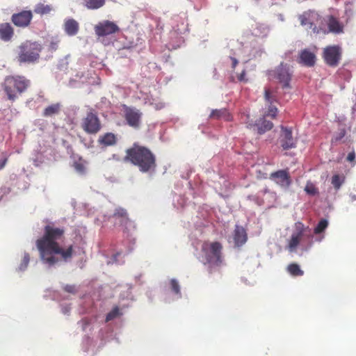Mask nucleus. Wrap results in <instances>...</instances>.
<instances>
[{
    "instance_id": "nucleus-5",
    "label": "nucleus",
    "mask_w": 356,
    "mask_h": 356,
    "mask_svg": "<svg viewBox=\"0 0 356 356\" xmlns=\"http://www.w3.org/2000/svg\"><path fill=\"white\" fill-rule=\"evenodd\" d=\"M30 84V80L24 76H8L5 79L3 87L8 99L13 102L17 98V94L24 92Z\"/></svg>"
},
{
    "instance_id": "nucleus-42",
    "label": "nucleus",
    "mask_w": 356,
    "mask_h": 356,
    "mask_svg": "<svg viewBox=\"0 0 356 356\" xmlns=\"http://www.w3.org/2000/svg\"><path fill=\"white\" fill-rule=\"evenodd\" d=\"M355 154L354 152H350L348 154V156H347V160L350 162H352L355 160Z\"/></svg>"
},
{
    "instance_id": "nucleus-39",
    "label": "nucleus",
    "mask_w": 356,
    "mask_h": 356,
    "mask_svg": "<svg viewBox=\"0 0 356 356\" xmlns=\"http://www.w3.org/2000/svg\"><path fill=\"white\" fill-rule=\"evenodd\" d=\"M346 131L345 129H341L339 131V133L334 138V141H339L341 140L345 136H346Z\"/></svg>"
},
{
    "instance_id": "nucleus-41",
    "label": "nucleus",
    "mask_w": 356,
    "mask_h": 356,
    "mask_svg": "<svg viewBox=\"0 0 356 356\" xmlns=\"http://www.w3.org/2000/svg\"><path fill=\"white\" fill-rule=\"evenodd\" d=\"M64 290L68 293H75V287L73 285H66L64 287Z\"/></svg>"
},
{
    "instance_id": "nucleus-8",
    "label": "nucleus",
    "mask_w": 356,
    "mask_h": 356,
    "mask_svg": "<svg viewBox=\"0 0 356 356\" xmlns=\"http://www.w3.org/2000/svg\"><path fill=\"white\" fill-rule=\"evenodd\" d=\"M299 19L302 26H307L314 33H321V27H318L316 24L321 20V17L317 12L312 10L305 12L299 17Z\"/></svg>"
},
{
    "instance_id": "nucleus-34",
    "label": "nucleus",
    "mask_w": 356,
    "mask_h": 356,
    "mask_svg": "<svg viewBox=\"0 0 356 356\" xmlns=\"http://www.w3.org/2000/svg\"><path fill=\"white\" fill-rule=\"evenodd\" d=\"M264 98L267 102L270 104L275 101V96L273 95L272 92L268 88H265Z\"/></svg>"
},
{
    "instance_id": "nucleus-32",
    "label": "nucleus",
    "mask_w": 356,
    "mask_h": 356,
    "mask_svg": "<svg viewBox=\"0 0 356 356\" xmlns=\"http://www.w3.org/2000/svg\"><path fill=\"white\" fill-rule=\"evenodd\" d=\"M119 315V309L118 307L113 308L109 313L107 314L106 316V322H108L114 318H115Z\"/></svg>"
},
{
    "instance_id": "nucleus-16",
    "label": "nucleus",
    "mask_w": 356,
    "mask_h": 356,
    "mask_svg": "<svg viewBox=\"0 0 356 356\" xmlns=\"http://www.w3.org/2000/svg\"><path fill=\"white\" fill-rule=\"evenodd\" d=\"M270 178L283 188H288L291 184L290 175L287 170H280L270 174Z\"/></svg>"
},
{
    "instance_id": "nucleus-33",
    "label": "nucleus",
    "mask_w": 356,
    "mask_h": 356,
    "mask_svg": "<svg viewBox=\"0 0 356 356\" xmlns=\"http://www.w3.org/2000/svg\"><path fill=\"white\" fill-rule=\"evenodd\" d=\"M29 261H30V256L28 253H25L24 255V257L22 259V263L19 267V270H25L27 266H28V264L29 263Z\"/></svg>"
},
{
    "instance_id": "nucleus-19",
    "label": "nucleus",
    "mask_w": 356,
    "mask_h": 356,
    "mask_svg": "<svg viewBox=\"0 0 356 356\" xmlns=\"http://www.w3.org/2000/svg\"><path fill=\"white\" fill-rule=\"evenodd\" d=\"M247 239L248 236L245 229L241 226L236 225L234 231V241L236 246L243 245L246 243Z\"/></svg>"
},
{
    "instance_id": "nucleus-40",
    "label": "nucleus",
    "mask_w": 356,
    "mask_h": 356,
    "mask_svg": "<svg viewBox=\"0 0 356 356\" xmlns=\"http://www.w3.org/2000/svg\"><path fill=\"white\" fill-rule=\"evenodd\" d=\"M245 76H246V72L245 70H243L241 72V73H240L238 76V80L239 81H243V82H247L248 81V79L245 78Z\"/></svg>"
},
{
    "instance_id": "nucleus-23",
    "label": "nucleus",
    "mask_w": 356,
    "mask_h": 356,
    "mask_svg": "<svg viewBox=\"0 0 356 356\" xmlns=\"http://www.w3.org/2000/svg\"><path fill=\"white\" fill-rule=\"evenodd\" d=\"M64 29L68 35H74L78 33L79 24L74 19H69L65 22Z\"/></svg>"
},
{
    "instance_id": "nucleus-29",
    "label": "nucleus",
    "mask_w": 356,
    "mask_h": 356,
    "mask_svg": "<svg viewBox=\"0 0 356 356\" xmlns=\"http://www.w3.org/2000/svg\"><path fill=\"white\" fill-rule=\"evenodd\" d=\"M327 226H328L327 220L325 219H321L318 222L316 227L314 228V234H318L322 233L323 232H324L325 230V229L327 227Z\"/></svg>"
},
{
    "instance_id": "nucleus-7",
    "label": "nucleus",
    "mask_w": 356,
    "mask_h": 356,
    "mask_svg": "<svg viewBox=\"0 0 356 356\" xmlns=\"http://www.w3.org/2000/svg\"><path fill=\"white\" fill-rule=\"evenodd\" d=\"M269 76L276 79L282 84L283 88H290L289 83L291 79L292 73L290 72L289 66L287 64L281 63L274 70L269 72Z\"/></svg>"
},
{
    "instance_id": "nucleus-6",
    "label": "nucleus",
    "mask_w": 356,
    "mask_h": 356,
    "mask_svg": "<svg viewBox=\"0 0 356 356\" xmlns=\"http://www.w3.org/2000/svg\"><path fill=\"white\" fill-rule=\"evenodd\" d=\"M81 127L88 134H97L102 129V124L97 115L94 112H88L82 118Z\"/></svg>"
},
{
    "instance_id": "nucleus-27",
    "label": "nucleus",
    "mask_w": 356,
    "mask_h": 356,
    "mask_svg": "<svg viewBox=\"0 0 356 356\" xmlns=\"http://www.w3.org/2000/svg\"><path fill=\"white\" fill-rule=\"evenodd\" d=\"M286 270L288 273L293 277L302 276L304 274L303 270H302L299 265L296 263L288 265Z\"/></svg>"
},
{
    "instance_id": "nucleus-44",
    "label": "nucleus",
    "mask_w": 356,
    "mask_h": 356,
    "mask_svg": "<svg viewBox=\"0 0 356 356\" xmlns=\"http://www.w3.org/2000/svg\"><path fill=\"white\" fill-rule=\"evenodd\" d=\"M232 67L235 68L238 64V60L235 58H232Z\"/></svg>"
},
{
    "instance_id": "nucleus-13",
    "label": "nucleus",
    "mask_w": 356,
    "mask_h": 356,
    "mask_svg": "<svg viewBox=\"0 0 356 356\" xmlns=\"http://www.w3.org/2000/svg\"><path fill=\"white\" fill-rule=\"evenodd\" d=\"M33 19L31 10H22L11 16V22L17 27L25 28L30 25Z\"/></svg>"
},
{
    "instance_id": "nucleus-20",
    "label": "nucleus",
    "mask_w": 356,
    "mask_h": 356,
    "mask_svg": "<svg viewBox=\"0 0 356 356\" xmlns=\"http://www.w3.org/2000/svg\"><path fill=\"white\" fill-rule=\"evenodd\" d=\"M81 4L88 10H96L105 6L106 0H81Z\"/></svg>"
},
{
    "instance_id": "nucleus-31",
    "label": "nucleus",
    "mask_w": 356,
    "mask_h": 356,
    "mask_svg": "<svg viewBox=\"0 0 356 356\" xmlns=\"http://www.w3.org/2000/svg\"><path fill=\"white\" fill-rule=\"evenodd\" d=\"M343 182V179H341L339 175H334L332 177V184L336 190H339Z\"/></svg>"
},
{
    "instance_id": "nucleus-28",
    "label": "nucleus",
    "mask_w": 356,
    "mask_h": 356,
    "mask_svg": "<svg viewBox=\"0 0 356 356\" xmlns=\"http://www.w3.org/2000/svg\"><path fill=\"white\" fill-rule=\"evenodd\" d=\"M113 217L120 219V222L124 224H127L129 220L126 210L120 208L115 210Z\"/></svg>"
},
{
    "instance_id": "nucleus-21",
    "label": "nucleus",
    "mask_w": 356,
    "mask_h": 356,
    "mask_svg": "<svg viewBox=\"0 0 356 356\" xmlns=\"http://www.w3.org/2000/svg\"><path fill=\"white\" fill-rule=\"evenodd\" d=\"M254 127L259 134H263L267 131L270 130L273 127V124L265 118H261L256 122Z\"/></svg>"
},
{
    "instance_id": "nucleus-3",
    "label": "nucleus",
    "mask_w": 356,
    "mask_h": 356,
    "mask_svg": "<svg viewBox=\"0 0 356 356\" xmlns=\"http://www.w3.org/2000/svg\"><path fill=\"white\" fill-rule=\"evenodd\" d=\"M42 50L43 47L40 42L26 40L17 47L16 60L19 65L38 63Z\"/></svg>"
},
{
    "instance_id": "nucleus-38",
    "label": "nucleus",
    "mask_w": 356,
    "mask_h": 356,
    "mask_svg": "<svg viewBox=\"0 0 356 356\" xmlns=\"http://www.w3.org/2000/svg\"><path fill=\"white\" fill-rule=\"evenodd\" d=\"M59 40H53L51 41L49 50L51 51H56L58 47Z\"/></svg>"
},
{
    "instance_id": "nucleus-36",
    "label": "nucleus",
    "mask_w": 356,
    "mask_h": 356,
    "mask_svg": "<svg viewBox=\"0 0 356 356\" xmlns=\"http://www.w3.org/2000/svg\"><path fill=\"white\" fill-rule=\"evenodd\" d=\"M74 167L75 170L78 172H79L81 174L84 173L86 168H85V165H84V164L83 163H81V162H75L74 163Z\"/></svg>"
},
{
    "instance_id": "nucleus-25",
    "label": "nucleus",
    "mask_w": 356,
    "mask_h": 356,
    "mask_svg": "<svg viewBox=\"0 0 356 356\" xmlns=\"http://www.w3.org/2000/svg\"><path fill=\"white\" fill-rule=\"evenodd\" d=\"M61 108L62 105L60 103L51 104L44 108L42 115L44 117H51L58 114Z\"/></svg>"
},
{
    "instance_id": "nucleus-35",
    "label": "nucleus",
    "mask_w": 356,
    "mask_h": 356,
    "mask_svg": "<svg viewBox=\"0 0 356 356\" xmlns=\"http://www.w3.org/2000/svg\"><path fill=\"white\" fill-rule=\"evenodd\" d=\"M170 286L172 291L175 294H180V286L178 282L175 279H172L170 280Z\"/></svg>"
},
{
    "instance_id": "nucleus-17",
    "label": "nucleus",
    "mask_w": 356,
    "mask_h": 356,
    "mask_svg": "<svg viewBox=\"0 0 356 356\" xmlns=\"http://www.w3.org/2000/svg\"><path fill=\"white\" fill-rule=\"evenodd\" d=\"M316 55L307 49L302 50L299 54L298 61L307 67H313L316 63Z\"/></svg>"
},
{
    "instance_id": "nucleus-1",
    "label": "nucleus",
    "mask_w": 356,
    "mask_h": 356,
    "mask_svg": "<svg viewBox=\"0 0 356 356\" xmlns=\"http://www.w3.org/2000/svg\"><path fill=\"white\" fill-rule=\"evenodd\" d=\"M64 227H56L53 223L47 225L44 228L43 236L36 241L42 261L53 266L60 261L67 262L71 260L74 253L72 245L66 248L60 242L65 239Z\"/></svg>"
},
{
    "instance_id": "nucleus-22",
    "label": "nucleus",
    "mask_w": 356,
    "mask_h": 356,
    "mask_svg": "<svg viewBox=\"0 0 356 356\" xmlns=\"http://www.w3.org/2000/svg\"><path fill=\"white\" fill-rule=\"evenodd\" d=\"M98 142L100 145L106 147L113 146L117 143V136L113 133H106L99 138Z\"/></svg>"
},
{
    "instance_id": "nucleus-9",
    "label": "nucleus",
    "mask_w": 356,
    "mask_h": 356,
    "mask_svg": "<svg viewBox=\"0 0 356 356\" xmlns=\"http://www.w3.org/2000/svg\"><path fill=\"white\" fill-rule=\"evenodd\" d=\"M323 58L327 65L337 67L341 58V49L337 45L326 47L323 49Z\"/></svg>"
},
{
    "instance_id": "nucleus-18",
    "label": "nucleus",
    "mask_w": 356,
    "mask_h": 356,
    "mask_svg": "<svg viewBox=\"0 0 356 356\" xmlns=\"http://www.w3.org/2000/svg\"><path fill=\"white\" fill-rule=\"evenodd\" d=\"M15 35V30L8 22L0 24V40L8 42L12 40Z\"/></svg>"
},
{
    "instance_id": "nucleus-26",
    "label": "nucleus",
    "mask_w": 356,
    "mask_h": 356,
    "mask_svg": "<svg viewBox=\"0 0 356 356\" xmlns=\"http://www.w3.org/2000/svg\"><path fill=\"white\" fill-rule=\"evenodd\" d=\"M51 5L44 4L42 3H37L34 7V13L40 15L49 14L52 10Z\"/></svg>"
},
{
    "instance_id": "nucleus-12",
    "label": "nucleus",
    "mask_w": 356,
    "mask_h": 356,
    "mask_svg": "<svg viewBox=\"0 0 356 356\" xmlns=\"http://www.w3.org/2000/svg\"><path fill=\"white\" fill-rule=\"evenodd\" d=\"M120 28L113 22L105 20L95 26V33L98 36H106L119 32Z\"/></svg>"
},
{
    "instance_id": "nucleus-43",
    "label": "nucleus",
    "mask_w": 356,
    "mask_h": 356,
    "mask_svg": "<svg viewBox=\"0 0 356 356\" xmlns=\"http://www.w3.org/2000/svg\"><path fill=\"white\" fill-rule=\"evenodd\" d=\"M7 161V158H5L0 161V170H2L6 166Z\"/></svg>"
},
{
    "instance_id": "nucleus-37",
    "label": "nucleus",
    "mask_w": 356,
    "mask_h": 356,
    "mask_svg": "<svg viewBox=\"0 0 356 356\" xmlns=\"http://www.w3.org/2000/svg\"><path fill=\"white\" fill-rule=\"evenodd\" d=\"M277 113V108L275 106H270L267 111L266 115L272 118H275Z\"/></svg>"
},
{
    "instance_id": "nucleus-15",
    "label": "nucleus",
    "mask_w": 356,
    "mask_h": 356,
    "mask_svg": "<svg viewBox=\"0 0 356 356\" xmlns=\"http://www.w3.org/2000/svg\"><path fill=\"white\" fill-rule=\"evenodd\" d=\"M328 29L321 28V33H332L339 34L343 32V25L339 20L333 15H329L326 20Z\"/></svg>"
},
{
    "instance_id": "nucleus-30",
    "label": "nucleus",
    "mask_w": 356,
    "mask_h": 356,
    "mask_svg": "<svg viewBox=\"0 0 356 356\" xmlns=\"http://www.w3.org/2000/svg\"><path fill=\"white\" fill-rule=\"evenodd\" d=\"M305 192L310 195H315L318 193V189L311 181H307L305 188Z\"/></svg>"
},
{
    "instance_id": "nucleus-14",
    "label": "nucleus",
    "mask_w": 356,
    "mask_h": 356,
    "mask_svg": "<svg viewBox=\"0 0 356 356\" xmlns=\"http://www.w3.org/2000/svg\"><path fill=\"white\" fill-rule=\"evenodd\" d=\"M142 113L139 110L127 107L124 110V118L127 124L134 128H138L140 124Z\"/></svg>"
},
{
    "instance_id": "nucleus-2",
    "label": "nucleus",
    "mask_w": 356,
    "mask_h": 356,
    "mask_svg": "<svg viewBox=\"0 0 356 356\" xmlns=\"http://www.w3.org/2000/svg\"><path fill=\"white\" fill-rule=\"evenodd\" d=\"M124 161L136 166L143 173L152 172L156 168L155 154L147 147L136 143L126 150Z\"/></svg>"
},
{
    "instance_id": "nucleus-11",
    "label": "nucleus",
    "mask_w": 356,
    "mask_h": 356,
    "mask_svg": "<svg viewBox=\"0 0 356 356\" xmlns=\"http://www.w3.org/2000/svg\"><path fill=\"white\" fill-rule=\"evenodd\" d=\"M280 128L279 141L283 149L287 150L296 147V140L293 137L291 129L284 126H281Z\"/></svg>"
},
{
    "instance_id": "nucleus-24",
    "label": "nucleus",
    "mask_w": 356,
    "mask_h": 356,
    "mask_svg": "<svg viewBox=\"0 0 356 356\" xmlns=\"http://www.w3.org/2000/svg\"><path fill=\"white\" fill-rule=\"evenodd\" d=\"M209 117L215 120L223 119L226 121L232 120V116L226 108L213 110Z\"/></svg>"
},
{
    "instance_id": "nucleus-10",
    "label": "nucleus",
    "mask_w": 356,
    "mask_h": 356,
    "mask_svg": "<svg viewBox=\"0 0 356 356\" xmlns=\"http://www.w3.org/2000/svg\"><path fill=\"white\" fill-rule=\"evenodd\" d=\"M296 232H293L288 241L287 248L290 252L296 250L297 247L299 245L300 241L304 236V233L309 227H305L302 222L296 223Z\"/></svg>"
},
{
    "instance_id": "nucleus-4",
    "label": "nucleus",
    "mask_w": 356,
    "mask_h": 356,
    "mask_svg": "<svg viewBox=\"0 0 356 356\" xmlns=\"http://www.w3.org/2000/svg\"><path fill=\"white\" fill-rule=\"evenodd\" d=\"M222 245L218 241H204L202 245V257L209 264L210 273L212 268L220 267L223 264Z\"/></svg>"
}]
</instances>
